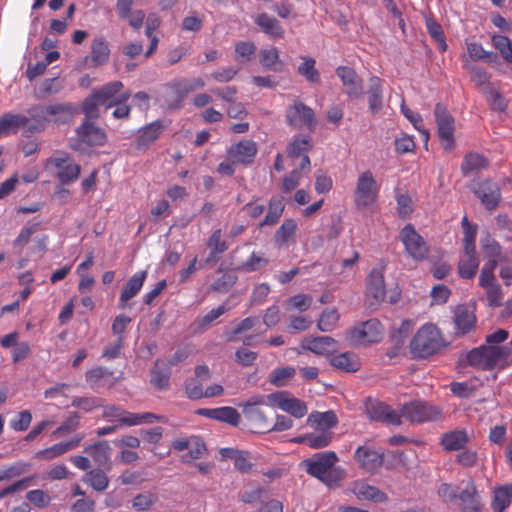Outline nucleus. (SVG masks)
<instances>
[{
  "label": "nucleus",
  "instance_id": "51",
  "mask_svg": "<svg viewBox=\"0 0 512 512\" xmlns=\"http://www.w3.org/2000/svg\"><path fill=\"white\" fill-rule=\"evenodd\" d=\"M481 248L485 258H499L501 255V246L489 234L481 239Z\"/></svg>",
  "mask_w": 512,
  "mask_h": 512
},
{
  "label": "nucleus",
  "instance_id": "27",
  "mask_svg": "<svg viewBox=\"0 0 512 512\" xmlns=\"http://www.w3.org/2000/svg\"><path fill=\"white\" fill-rule=\"evenodd\" d=\"M122 88V82L113 81L104 85L100 89L94 91L93 94L102 105H105L106 108H111L115 102L120 100V96L116 97V95L120 92Z\"/></svg>",
  "mask_w": 512,
  "mask_h": 512
},
{
  "label": "nucleus",
  "instance_id": "4",
  "mask_svg": "<svg viewBox=\"0 0 512 512\" xmlns=\"http://www.w3.org/2000/svg\"><path fill=\"white\" fill-rule=\"evenodd\" d=\"M204 86L205 82L201 77L174 79L165 85V104L170 109H180L191 92Z\"/></svg>",
  "mask_w": 512,
  "mask_h": 512
},
{
  "label": "nucleus",
  "instance_id": "37",
  "mask_svg": "<svg viewBox=\"0 0 512 512\" xmlns=\"http://www.w3.org/2000/svg\"><path fill=\"white\" fill-rule=\"evenodd\" d=\"M147 272L142 271L135 275H133L128 282L125 284L121 296L120 301L122 303H126L130 299H132L136 294L140 291L141 287L143 286V283L145 281Z\"/></svg>",
  "mask_w": 512,
  "mask_h": 512
},
{
  "label": "nucleus",
  "instance_id": "24",
  "mask_svg": "<svg viewBox=\"0 0 512 512\" xmlns=\"http://www.w3.org/2000/svg\"><path fill=\"white\" fill-rule=\"evenodd\" d=\"M470 442V437L464 429H456L443 434L441 445L446 451H460Z\"/></svg>",
  "mask_w": 512,
  "mask_h": 512
},
{
  "label": "nucleus",
  "instance_id": "22",
  "mask_svg": "<svg viewBox=\"0 0 512 512\" xmlns=\"http://www.w3.org/2000/svg\"><path fill=\"white\" fill-rule=\"evenodd\" d=\"M85 452L93 458L94 462L100 468L105 470H109L111 468V448L107 441H98L93 445H89L85 448Z\"/></svg>",
  "mask_w": 512,
  "mask_h": 512
},
{
  "label": "nucleus",
  "instance_id": "17",
  "mask_svg": "<svg viewBox=\"0 0 512 512\" xmlns=\"http://www.w3.org/2000/svg\"><path fill=\"white\" fill-rule=\"evenodd\" d=\"M354 458L359 466L367 472H374L381 468L384 463V457L382 453L372 450L365 446L357 448L354 454Z\"/></svg>",
  "mask_w": 512,
  "mask_h": 512
},
{
  "label": "nucleus",
  "instance_id": "3",
  "mask_svg": "<svg viewBox=\"0 0 512 512\" xmlns=\"http://www.w3.org/2000/svg\"><path fill=\"white\" fill-rule=\"evenodd\" d=\"M268 404H270L268 395H254L238 405L242 409L245 419L249 422L251 432H271L270 417L272 413Z\"/></svg>",
  "mask_w": 512,
  "mask_h": 512
},
{
  "label": "nucleus",
  "instance_id": "26",
  "mask_svg": "<svg viewBox=\"0 0 512 512\" xmlns=\"http://www.w3.org/2000/svg\"><path fill=\"white\" fill-rule=\"evenodd\" d=\"M110 57L108 42L103 37H95L91 43L90 61L92 67L106 64Z\"/></svg>",
  "mask_w": 512,
  "mask_h": 512
},
{
  "label": "nucleus",
  "instance_id": "46",
  "mask_svg": "<svg viewBox=\"0 0 512 512\" xmlns=\"http://www.w3.org/2000/svg\"><path fill=\"white\" fill-rule=\"evenodd\" d=\"M259 61L263 68L270 71H278L277 65L281 64L279 52L275 47L261 50Z\"/></svg>",
  "mask_w": 512,
  "mask_h": 512
},
{
  "label": "nucleus",
  "instance_id": "38",
  "mask_svg": "<svg viewBox=\"0 0 512 512\" xmlns=\"http://www.w3.org/2000/svg\"><path fill=\"white\" fill-rule=\"evenodd\" d=\"M425 25L430 37L437 43L438 50L445 52L447 43L441 24L434 17L429 16L425 18Z\"/></svg>",
  "mask_w": 512,
  "mask_h": 512
},
{
  "label": "nucleus",
  "instance_id": "16",
  "mask_svg": "<svg viewBox=\"0 0 512 512\" xmlns=\"http://www.w3.org/2000/svg\"><path fill=\"white\" fill-rule=\"evenodd\" d=\"M472 191L480 199L483 206L488 210H494L498 207L501 200V191L497 183L486 179L478 183L477 188Z\"/></svg>",
  "mask_w": 512,
  "mask_h": 512
},
{
  "label": "nucleus",
  "instance_id": "55",
  "mask_svg": "<svg viewBox=\"0 0 512 512\" xmlns=\"http://www.w3.org/2000/svg\"><path fill=\"white\" fill-rule=\"evenodd\" d=\"M339 315L335 309H326L322 312L320 319L317 322V327L322 332L330 331L337 323Z\"/></svg>",
  "mask_w": 512,
  "mask_h": 512
},
{
  "label": "nucleus",
  "instance_id": "19",
  "mask_svg": "<svg viewBox=\"0 0 512 512\" xmlns=\"http://www.w3.org/2000/svg\"><path fill=\"white\" fill-rule=\"evenodd\" d=\"M197 414L207 418L227 423L231 426H238L241 420L240 413L233 407L225 406L219 408H203L197 411Z\"/></svg>",
  "mask_w": 512,
  "mask_h": 512
},
{
  "label": "nucleus",
  "instance_id": "30",
  "mask_svg": "<svg viewBox=\"0 0 512 512\" xmlns=\"http://www.w3.org/2000/svg\"><path fill=\"white\" fill-rule=\"evenodd\" d=\"M352 492L359 500H369L376 503H382L387 500V495L383 491L363 482L355 483Z\"/></svg>",
  "mask_w": 512,
  "mask_h": 512
},
{
  "label": "nucleus",
  "instance_id": "58",
  "mask_svg": "<svg viewBox=\"0 0 512 512\" xmlns=\"http://www.w3.org/2000/svg\"><path fill=\"white\" fill-rule=\"evenodd\" d=\"M434 114L437 128H453L454 120L443 104H436Z\"/></svg>",
  "mask_w": 512,
  "mask_h": 512
},
{
  "label": "nucleus",
  "instance_id": "20",
  "mask_svg": "<svg viewBox=\"0 0 512 512\" xmlns=\"http://www.w3.org/2000/svg\"><path fill=\"white\" fill-rule=\"evenodd\" d=\"M336 340L330 336L307 337L302 341L301 347L317 355L332 354Z\"/></svg>",
  "mask_w": 512,
  "mask_h": 512
},
{
  "label": "nucleus",
  "instance_id": "18",
  "mask_svg": "<svg viewBox=\"0 0 512 512\" xmlns=\"http://www.w3.org/2000/svg\"><path fill=\"white\" fill-rule=\"evenodd\" d=\"M257 153L256 143L250 140L240 141L228 150V159L232 163L250 164Z\"/></svg>",
  "mask_w": 512,
  "mask_h": 512
},
{
  "label": "nucleus",
  "instance_id": "39",
  "mask_svg": "<svg viewBox=\"0 0 512 512\" xmlns=\"http://www.w3.org/2000/svg\"><path fill=\"white\" fill-rule=\"evenodd\" d=\"M512 502V485H504L495 489L492 507L494 512H504Z\"/></svg>",
  "mask_w": 512,
  "mask_h": 512
},
{
  "label": "nucleus",
  "instance_id": "5",
  "mask_svg": "<svg viewBox=\"0 0 512 512\" xmlns=\"http://www.w3.org/2000/svg\"><path fill=\"white\" fill-rule=\"evenodd\" d=\"M439 348V333L433 325H424L417 331L410 342L413 358H427L436 353Z\"/></svg>",
  "mask_w": 512,
  "mask_h": 512
},
{
  "label": "nucleus",
  "instance_id": "34",
  "mask_svg": "<svg viewBox=\"0 0 512 512\" xmlns=\"http://www.w3.org/2000/svg\"><path fill=\"white\" fill-rule=\"evenodd\" d=\"M284 197L273 196L268 204V212L265 218L260 222L259 226H272L275 225L284 211Z\"/></svg>",
  "mask_w": 512,
  "mask_h": 512
},
{
  "label": "nucleus",
  "instance_id": "48",
  "mask_svg": "<svg viewBox=\"0 0 512 512\" xmlns=\"http://www.w3.org/2000/svg\"><path fill=\"white\" fill-rule=\"evenodd\" d=\"M189 452L182 456V461L185 463L191 462V460L199 459L207 453L205 443L200 437H191V447L188 448Z\"/></svg>",
  "mask_w": 512,
  "mask_h": 512
},
{
  "label": "nucleus",
  "instance_id": "53",
  "mask_svg": "<svg viewBox=\"0 0 512 512\" xmlns=\"http://www.w3.org/2000/svg\"><path fill=\"white\" fill-rule=\"evenodd\" d=\"M80 171V165L67 164L65 167H63L61 170L57 172V178L62 185H66L78 179Z\"/></svg>",
  "mask_w": 512,
  "mask_h": 512
},
{
  "label": "nucleus",
  "instance_id": "59",
  "mask_svg": "<svg viewBox=\"0 0 512 512\" xmlns=\"http://www.w3.org/2000/svg\"><path fill=\"white\" fill-rule=\"evenodd\" d=\"M256 52V46L250 41H239L235 45V54L238 61H248Z\"/></svg>",
  "mask_w": 512,
  "mask_h": 512
},
{
  "label": "nucleus",
  "instance_id": "42",
  "mask_svg": "<svg viewBox=\"0 0 512 512\" xmlns=\"http://www.w3.org/2000/svg\"><path fill=\"white\" fill-rule=\"evenodd\" d=\"M311 138L309 136H297L287 147V155L290 158H297L312 149Z\"/></svg>",
  "mask_w": 512,
  "mask_h": 512
},
{
  "label": "nucleus",
  "instance_id": "62",
  "mask_svg": "<svg viewBox=\"0 0 512 512\" xmlns=\"http://www.w3.org/2000/svg\"><path fill=\"white\" fill-rule=\"evenodd\" d=\"M457 499L461 501L462 507L480 502L475 484L469 482L467 488L457 494Z\"/></svg>",
  "mask_w": 512,
  "mask_h": 512
},
{
  "label": "nucleus",
  "instance_id": "40",
  "mask_svg": "<svg viewBox=\"0 0 512 512\" xmlns=\"http://www.w3.org/2000/svg\"><path fill=\"white\" fill-rule=\"evenodd\" d=\"M268 263L269 259L265 257L264 253L253 252L247 261L235 266L234 270L250 273L262 269Z\"/></svg>",
  "mask_w": 512,
  "mask_h": 512
},
{
  "label": "nucleus",
  "instance_id": "64",
  "mask_svg": "<svg viewBox=\"0 0 512 512\" xmlns=\"http://www.w3.org/2000/svg\"><path fill=\"white\" fill-rule=\"evenodd\" d=\"M26 498L29 502L38 508H44L50 502L49 495L41 489L29 491L26 495Z\"/></svg>",
  "mask_w": 512,
  "mask_h": 512
},
{
  "label": "nucleus",
  "instance_id": "35",
  "mask_svg": "<svg viewBox=\"0 0 512 512\" xmlns=\"http://www.w3.org/2000/svg\"><path fill=\"white\" fill-rule=\"evenodd\" d=\"M307 422L311 425H315L318 429L326 431L334 428L338 424V418L336 413L332 410L326 412H312Z\"/></svg>",
  "mask_w": 512,
  "mask_h": 512
},
{
  "label": "nucleus",
  "instance_id": "33",
  "mask_svg": "<svg viewBox=\"0 0 512 512\" xmlns=\"http://www.w3.org/2000/svg\"><path fill=\"white\" fill-rule=\"evenodd\" d=\"M83 438H84L83 435H77L76 437H74L73 439H71L69 441L61 442V443L55 444L49 448H46L44 450L38 451L36 453V457H41V458L49 460L56 456L62 455L64 453H66L67 451L77 447Z\"/></svg>",
  "mask_w": 512,
  "mask_h": 512
},
{
  "label": "nucleus",
  "instance_id": "15",
  "mask_svg": "<svg viewBox=\"0 0 512 512\" xmlns=\"http://www.w3.org/2000/svg\"><path fill=\"white\" fill-rule=\"evenodd\" d=\"M365 407L368 417L373 421L395 426L402 423L400 415L384 402L368 399Z\"/></svg>",
  "mask_w": 512,
  "mask_h": 512
},
{
  "label": "nucleus",
  "instance_id": "50",
  "mask_svg": "<svg viewBox=\"0 0 512 512\" xmlns=\"http://www.w3.org/2000/svg\"><path fill=\"white\" fill-rule=\"evenodd\" d=\"M29 118L22 114L5 113L0 118V129L26 127Z\"/></svg>",
  "mask_w": 512,
  "mask_h": 512
},
{
  "label": "nucleus",
  "instance_id": "2",
  "mask_svg": "<svg viewBox=\"0 0 512 512\" xmlns=\"http://www.w3.org/2000/svg\"><path fill=\"white\" fill-rule=\"evenodd\" d=\"M511 354L508 346L481 345L467 353H462L458 359L457 367L471 366L484 371L493 370L500 361H505Z\"/></svg>",
  "mask_w": 512,
  "mask_h": 512
},
{
  "label": "nucleus",
  "instance_id": "1",
  "mask_svg": "<svg viewBox=\"0 0 512 512\" xmlns=\"http://www.w3.org/2000/svg\"><path fill=\"white\" fill-rule=\"evenodd\" d=\"M339 461L333 451L315 453L312 457L303 460L306 471L329 487H338L346 477L343 468L335 466Z\"/></svg>",
  "mask_w": 512,
  "mask_h": 512
},
{
  "label": "nucleus",
  "instance_id": "60",
  "mask_svg": "<svg viewBox=\"0 0 512 512\" xmlns=\"http://www.w3.org/2000/svg\"><path fill=\"white\" fill-rule=\"evenodd\" d=\"M397 212L401 219L408 218L413 212L412 199L407 193H400L396 196Z\"/></svg>",
  "mask_w": 512,
  "mask_h": 512
},
{
  "label": "nucleus",
  "instance_id": "49",
  "mask_svg": "<svg viewBox=\"0 0 512 512\" xmlns=\"http://www.w3.org/2000/svg\"><path fill=\"white\" fill-rule=\"evenodd\" d=\"M412 330V322L410 320H403L400 327L394 330L390 335L392 344H395L397 348H402L406 338L410 335Z\"/></svg>",
  "mask_w": 512,
  "mask_h": 512
},
{
  "label": "nucleus",
  "instance_id": "31",
  "mask_svg": "<svg viewBox=\"0 0 512 512\" xmlns=\"http://www.w3.org/2000/svg\"><path fill=\"white\" fill-rule=\"evenodd\" d=\"M476 317L468 310L465 305H458L454 312V323L460 331L459 334L464 335L475 327Z\"/></svg>",
  "mask_w": 512,
  "mask_h": 512
},
{
  "label": "nucleus",
  "instance_id": "11",
  "mask_svg": "<svg viewBox=\"0 0 512 512\" xmlns=\"http://www.w3.org/2000/svg\"><path fill=\"white\" fill-rule=\"evenodd\" d=\"M386 296L384 275L381 270L372 269L366 279L365 303L368 308L376 309Z\"/></svg>",
  "mask_w": 512,
  "mask_h": 512
},
{
  "label": "nucleus",
  "instance_id": "41",
  "mask_svg": "<svg viewBox=\"0 0 512 512\" xmlns=\"http://www.w3.org/2000/svg\"><path fill=\"white\" fill-rule=\"evenodd\" d=\"M104 470L105 469L103 468L90 470L84 477L83 481L88 483L98 492L106 490L109 484V479Z\"/></svg>",
  "mask_w": 512,
  "mask_h": 512
},
{
  "label": "nucleus",
  "instance_id": "52",
  "mask_svg": "<svg viewBox=\"0 0 512 512\" xmlns=\"http://www.w3.org/2000/svg\"><path fill=\"white\" fill-rule=\"evenodd\" d=\"M297 224L293 219H286L275 233L276 241L286 243L289 239L294 238Z\"/></svg>",
  "mask_w": 512,
  "mask_h": 512
},
{
  "label": "nucleus",
  "instance_id": "13",
  "mask_svg": "<svg viewBox=\"0 0 512 512\" xmlns=\"http://www.w3.org/2000/svg\"><path fill=\"white\" fill-rule=\"evenodd\" d=\"M286 119L290 126L313 128L316 125V115L312 108L295 99L286 109Z\"/></svg>",
  "mask_w": 512,
  "mask_h": 512
},
{
  "label": "nucleus",
  "instance_id": "8",
  "mask_svg": "<svg viewBox=\"0 0 512 512\" xmlns=\"http://www.w3.org/2000/svg\"><path fill=\"white\" fill-rule=\"evenodd\" d=\"M29 114L36 121H44L57 125H64L72 118L71 106L68 104L34 106L29 110Z\"/></svg>",
  "mask_w": 512,
  "mask_h": 512
},
{
  "label": "nucleus",
  "instance_id": "44",
  "mask_svg": "<svg viewBox=\"0 0 512 512\" xmlns=\"http://www.w3.org/2000/svg\"><path fill=\"white\" fill-rule=\"evenodd\" d=\"M295 374L296 369L294 367L277 368L270 374L269 382L275 387H284L289 384L290 379H292Z\"/></svg>",
  "mask_w": 512,
  "mask_h": 512
},
{
  "label": "nucleus",
  "instance_id": "12",
  "mask_svg": "<svg viewBox=\"0 0 512 512\" xmlns=\"http://www.w3.org/2000/svg\"><path fill=\"white\" fill-rule=\"evenodd\" d=\"M268 401L271 405L282 409L295 418L304 417L308 411L306 403L298 398L290 397L288 391L271 393L268 395Z\"/></svg>",
  "mask_w": 512,
  "mask_h": 512
},
{
  "label": "nucleus",
  "instance_id": "9",
  "mask_svg": "<svg viewBox=\"0 0 512 512\" xmlns=\"http://www.w3.org/2000/svg\"><path fill=\"white\" fill-rule=\"evenodd\" d=\"M382 335V325L377 319H369L347 332V340L357 346L378 342Z\"/></svg>",
  "mask_w": 512,
  "mask_h": 512
},
{
  "label": "nucleus",
  "instance_id": "6",
  "mask_svg": "<svg viewBox=\"0 0 512 512\" xmlns=\"http://www.w3.org/2000/svg\"><path fill=\"white\" fill-rule=\"evenodd\" d=\"M379 193V185L375 180L372 172L366 170L361 173L357 179L355 188L354 203L358 210H364L373 205Z\"/></svg>",
  "mask_w": 512,
  "mask_h": 512
},
{
  "label": "nucleus",
  "instance_id": "25",
  "mask_svg": "<svg viewBox=\"0 0 512 512\" xmlns=\"http://www.w3.org/2000/svg\"><path fill=\"white\" fill-rule=\"evenodd\" d=\"M151 385L157 390H166L170 384L171 371L165 362L157 359L150 372Z\"/></svg>",
  "mask_w": 512,
  "mask_h": 512
},
{
  "label": "nucleus",
  "instance_id": "54",
  "mask_svg": "<svg viewBox=\"0 0 512 512\" xmlns=\"http://www.w3.org/2000/svg\"><path fill=\"white\" fill-rule=\"evenodd\" d=\"M333 433L330 431H322L320 434H307L308 446L312 449H320L327 447L332 441Z\"/></svg>",
  "mask_w": 512,
  "mask_h": 512
},
{
  "label": "nucleus",
  "instance_id": "56",
  "mask_svg": "<svg viewBox=\"0 0 512 512\" xmlns=\"http://www.w3.org/2000/svg\"><path fill=\"white\" fill-rule=\"evenodd\" d=\"M33 130H24L20 141V147L25 156L34 154L38 149V142Z\"/></svg>",
  "mask_w": 512,
  "mask_h": 512
},
{
  "label": "nucleus",
  "instance_id": "45",
  "mask_svg": "<svg viewBox=\"0 0 512 512\" xmlns=\"http://www.w3.org/2000/svg\"><path fill=\"white\" fill-rule=\"evenodd\" d=\"M102 105L98 99H96L95 95L92 94L90 97L86 98L83 102V112L85 113V120L80 126V128H94V126L89 122L91 119L97 118L99 115L98 106Z\"/></svg>",
  "mask_w": 512,
  "mask_h": 512
},
{
  "label": "nucleus",
  "instance_id": "32",
  "mask_svg": "<svg viewBox=\"0 0 512 512\" xmlns=\"http://www.w3.org/2000/svg\"><path fill=\"white\" fill-rule=\"evenodd\" d=\"M479 259L475 252H463L458 263V274L463 279H472L477 273Z\"/></svg>",
  "mask_w": 512,
  "mask_h": 512
},
{
  "label": "nucleus",
  "instance_id": "10",
  "mask_svg": "<svg viewBox=\"0 0 512 512\" xmlns=\"http://www.w3.org/2000/svg\"><path fill=\"white\" fill-rule=\"evenodd\" d=\"M400 239L403 242L408 254L415 260H424L429 247L424 238L418 234L412 224H407L400 232Z\"/></svg>",
  "mask_w": 512,
  "mask_h": 512
},
{
  "label": "nucleus",
  "instance_id": "36",
  "mask_svg": "<svg viewBox=\"0 0 512 512\" xmlns=\"http://www.w3.org/2000/svg\"><path fill=\"white\" fill-rule=\"evenodd\" d=\"M489 165V161L486 157L479 153L470 152L464 157L461 165V172L464 176H467L471 172H476L481 169H486Z\"/></svg>",
  "mask_w": 512,
  "mask_h": 512
},
{
  "label": "nucleus",
  "instance_id": "63",
  "mask_svg": "<svg viewBox=\"0 0 512 512\" xmlns=\"http://www.w3.org/2000/svg\"><path fill=\"white\" fill-rule=\"evenodd\" d=\"M157 501V496L151 492L138 494L133 499V507L139 511L148 510Z\"/></svg>",
  "mask_w": 512,
  "mask_h": 512
},
{
  "label": "nucleus",
  "instance_id": "29",
  "mask_svg": "<svg viewBox=\"0 0 512 512\" xmlns=\"http://www.w3.org/2000/svg\"><path fill=\"white\" fill-rule=\"evenodd\" d=\"M329 363L334 368L347 373L357 372L361 367L358 357L351 352H344L331 356Z\"/></svg>",
  "mask_w": 512,
  "mask_h": 512
},
{
  "label": "nucleus",
  "instance_id": "14",
  "mask_svg": "<svg viewBox=\"0 0 512 512\" xmlns=\"http://www.w3.org/2000/svg\"><path fill=\"white\" fill-rule=\"evenodd\" d=\"M107 137L103 130H76L69 140V146L75 151L87 153L91 148L105 144Z\"/></svg>",
  "mask_w": 512,
  "mask_h": 512
},
{
  "label": "nucleus",
  "instance_id": "23",
  "mask_svg": "<svg viewBox=\"0 0 512 512\" xmlns=\"http://www.w3.org/2000/svg\"><path fill=\"white\" fill-rule=\"evenodd\" d=\"M336 74L341 79L348 95L359 96L361 94V79L352 68L340 66L337 68Z\"/></svg>",
  "mask_w": 512,
  "mask_h": 512
},
{
  "label": "nucleus",
  "instance_id": "47",
  "mask_svg": "<svg viewBox=\"0 0 512 512\" xmlns=\"http://www.w3.org/2000/svg\"><path fill=\"white\" fill-rule=\"evenodd\" d=\"M466 45L468 55L472 60H484L491 63L496 59V54L486 51L480 43L467 42Z\"/></svg>",
  "mask_w": 512,
  "mask_h": 512
},
{
  "label": "nucleus",
  "instance_id": "7",
  "mask_svg": "<svg viewBox=\"0 0 512 512\" xmlns=\"http://www.w3.org/2000/svg\"><path fill=\"white\" fill-rule=\"evenodd\" d=\"M399 415L412 423H421L440 419L442 411L437 406L430 405L421 400H415L404 404L400 409Z\"/></svg>",
  "mask_w": 512,
  "mask_h": 512
},
{
  "label": "nucleus",
  "instance_id": "61",
  "mask_svg": "<svg viewBox=\"0 0 512 512\" xmlns=\"http://www.w3.org/2000/svg\"><path fill=\"white\" fill-rule=\"evenodd\" d=\"M456 462L464 468H472L478 462V453L464 448L456 455Z\"/></svg>",
  "mask_w": 512,
  "mask_h": 512
},
{
  "label": "nucleus",
  "instance_id": "43",
  "mask_svg": "<svg viewBox=\"0 0 512 512\" xmlns=\"http://www.w3.org/2000/svg\"><path fill=\"white\" fill-rule=\"evenodd\" d=\"M303 62L298 66V73L310 83H319L320 74L316 69V61L312 57H303Z\"/></svg>",
  "mask_w": 512,
  "mask_h": 512
},
{
  "label": "nucleus",
  "instance_id": "28",
  "mask_svg": "<svg viewBox=\"0 0 512 512\" xmlns=\"http://www.w3.org/2000/svg\"><path fill=\"white\" fill-rule=\"evenodd\" d=\"M369 110L376 114L383 106L382 80L373 76L369 80V89L367 91Z\"/></svg>",
  "mask_w": 512,
  "mask_h": 512
},
{
  "label": "nucleus",
  "instance_id": "57",
  "mask_svg": "<svg viewBox=\"0 0 512 512\" xmlns=\"http://www.w3.org/2000/svg\"><path fill=\"white\" fill-rule=\"evenodd\" d=\"M81 415L78 412L72 413L54 432V436H63L71 433L79 426Z\"/></svg>",
  "mask_w": 512,
  "mask_h": 512
},
{
  "label": "nucleus",
  "instance_id": "21",
  "mask_svg": "<svg viewBox=\"0 0 512 512\" xmlns=\"http://www.w3.org/2000/svg\"><path fill=\"white\" fill-rule=\"evenodd\" d=\"M255 24L260 27L261 31L273 40L282 39L285 31L280 22L267 13H260L255 18Z\"/></svg>",
  "mask_w": 512,
  "mask_h": 512
}]
</instances>
